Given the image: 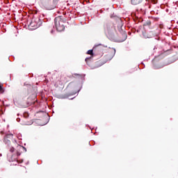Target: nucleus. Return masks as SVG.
I'll return each mask as SVG.
<instances>
[{"mask_svg": "<svg viewBox=\"0 0 178 178\" xmlns=\"http://www.w3.org/2000/svg\"><path fill=\"white\" fill-rule=\"evenodd\" d=\"M108 31H109V29H105L106 33H108Z\"/></svg>", "mask_w": 178, "mask_h": 178, "instance_id": "dca6fc26", "label": "nucleus"}, {"mask_svg": "<svg viewBox=\"0 0 178 178\" xmlns=\"http://www.w3.org/2000/svg\"><path fill=\"white\" fill-rule=\"evenodd\" d=\"M9 151L10 153H8L7 155L8 160L9 162H17H17H19L17 158L20 156V152H17L16 153H14L15 147H10Z\"/></svg>", "mask_w": 178, "mask_h": 178, "instance_id": "f257e3e1", "label": "nucleus"}, {"mask_svg": "<svg viewBox=\"0 0 178 178\" xmlns=\"http://www.w3.org/2000/svg\"><path fill=\"white\" fill-rule=\"evenodd\" d=\"M13 138V134H8L3 138V143L6 144V145H9L10 144V140Z\"/></svg>", "mask_w": 178, "mask_h": 178, "instance_id": "20e7f679", "label": "nucleus"}, {"mask_svg": "<svg viewBox=\"0 0 178 178\" xmlns=\"http://www.w3.org/2000/svg\"><path fill=\"white\" fill-rule=\"evenodd\" d=\"M54 33V30L51 31V33Z\"/></svg>", "mask_w": 178, "mask_h": 178, "instance_id": "aec40b11", "label": "nucleus"}, {"mask_svg": "<svg viewBox=\"0 0 178 178\" xmlns=\"http://www.w3.org/2000/svg\"><path fill=\"white\" fill-rule=\"evenodd\" d=\"M55 28L57 31H63L65 30V25L63 24V21L60 17H56L54 19Z\"/></svg>", "mask_w": 178, "mask_h": 178, "instance_id": "f03ea898", "label": "nucleus"}, {"mask_svg": "<svg viewBox=\"0 0 178 178\" xmlns=\"http://www.w3.org/2000/svg\"><path fill=\"white\" fill-rule=\"evenodd\" d=\"M13 143H17V140L16 139H13Z\"/></svg>", "mask_w": 178, "mask_h": 178, "instance_id": "4468645a", "label": "nucleus"}, {"mask_svg": "<svg viewBox=\"0 0 178 178\" xmlns=\"http://www.w3.org/2000/svg\"><path fill=\"white\" fill-rule=\"evenodd\" d=\"M0 92H3V88H2V86L0 85Z\"/></svg>", "mask_w": 178, "mask_h": 178, "instance_id": "ddd939ff", "label": "nucleus"}, {"mask_svg": "<svg viewBox=\"0 0 178 178\" xmlns=\"http://www.w3.org/2000/svg\"><path fill=\"white\" fill-rule=\"evenodd\" d=\"M19 149L20 151H22V152H27V149H26V147L22 146V145H19L18 146Z\"/></svg>", "mask_w": 178, "mask_h": 178, "instance_id": "6e6552de", "label": "nucleus"}, {"mask_svg": "<svg viewBox=\"0 0 178 178\" xmlns=\"http://www.w3.org/2000/svg\"><path fill=\"white\" fill-rule=\"evenodd\" d=\"M29 116H30L29 113H27V112L24 113V118H25V119H27V118H29Z\"/></svg>", "mask_w": 178, "mask_h": 178, "instance_id": "9d476101", "label": "nucleus"}, {"mask_svg": "<svg viewBox=\"0 0 178 178\" xmlns=\"http://www.w3.org/2000/svg\"><path fill=\"white\" fill-rule=\"evenodd\" d=\"M146 2H147V3H152L153 5H156V3H158V0H146Z\"/></svg>", "mask_w": 178, "mask_h": 178, "instance_id": "0eeeda50", "label": "nucleus"}, {"mask_svg": "<svg viewBox=\"0 0 178 178\" xmlns=\"http://www.w3.org/2000/svg\"><path fill=\"white\" fill-rule=\"evenodd\" d=\"M148 8H151V6H150V4L148 6Z\"/></svg>", "mask_w": 178, "mask_h": 178, "instance_id": "6ab92c4d", "label": "nucleus"}, {"mask_svg": "<svg viewBox=\"0 0 178 178\" xmlns=\"http://www.w3.org/2000/svg\"><path fill=\"white\" fill-rule=\"evenodd\" d=\"M143 1L144 0H131L130 2H131V5L136 6L137 5H140V3H142Z\"/></svg>", "mask_w": 178, "mask_h": 178, "instance_id": "39448f33", "label": "nucleus"}, {"mask_svg": "<svg viewBox=\"0 0 178 178\" xmlns=\"http://www.w3.org/2000/svg\"><path fill=\"white\" fill-rule=\"evenodd\" d=\"M87 54H88V55H91V56H92L94 55V54L92 53V49L88 50L87 51Z\"/></svg>", "mask_w": 178, "mask_h": 178, "instance_id": "1a4fd4ad", "label": "nucleus"}, {"mask_svg": "<svg viewBox=\"0 0 178 178\" xmlns=\"http://www.w3.org/2000/svg\"><path fill=\"white\" fill-rule=\"evenodd\" d=\"M115 54H116V49H113L112 58H113V56H115Z\"/></svg>", "mask_w": 178, "mask_h": 178, "instance_id": "9b49d317", "label": "nucleus"}, {"mask_svg": "<svg viewBox=\"0 0 178 178\" xmlns=\"http://www.w3.org/2000/svg\"><path fill=\"white\" fill-rule=\"evenodd\" d=\"M40 18L33 19L31 22L29 24L30 27H33V30H35V29H38L41 26V21H40Z\"/></svg>", "mask_w": 178, "mask_h": 178, "instance_id": "7ed1b4c3", "label": "nucleus"}, {"mask_svg": "<svg viewBox=\"0 0 178 178\" xmlns=\"http://www.w3.org/2000/svg\"><path fill=\"white\" fill-rule=\"evenodd\" d=\"M145 10H147V8H141L140 10V12L137 11V13H136V15H137V13H140V15L139 16V17H141L143 15H145Z\"/></svg>", "mask_w": 178, "mask_h": 178, "instance_id": "423d86ee", "label": "nucleus"}, {"mask_svg": "<svg viewBox=\"0 0 178 178\" xmlns=\"http://www.w3.org/2000/svg\"><path fill=\"white\" fill-rule=\"evenodd\" d=\"M17 122H20V118H17Z\"/></svg>", "mask_w": 178, "mask_h": 178, "instance_id": "f3484780", "label": "nucleus"}, {"mask_svg": "<svg viewBox=\"0 0 178 178\" xmlns=\"http://www.w3.org/2000/svg\"><path fill=\"white\" fill-rule=\"evenodd\" d=\"M17 137L18 140H22V134H18L17 136Z\"/></svg>", "mask_w": 178, "mask_h": 178, "instance_id": "f8f14e48", "label": "nucleus"}, {"mask_svg": "<svg viewBox=\"0 0 178 178\" xmlns=\"http://www.w3.org/2000/svg\"><path fill=\"white\" fill-rule=\"evenodd\" d=\"M88 59H91V58H86V60H85L86 62H87V60H88Z\"/></svg>", "mask_w": 178, "mask_h": 178, "instance_id": "2eb2a0df", "label": "nucleus"}, {"mask_svg": "<svg viewBox=\"0 0 178 178\" xmlns=\"http://www.w3.org/2000/svg\"><path fill=\"white\" fill-rule=\"evenodd\" d=\"M124 37H125V38H127V35L124 34Z\"/></svg>", "mask_w": 178, "mask_h": 178, "instance_id": "a211bd4d", "label": "nucleus"}]
</instances>
